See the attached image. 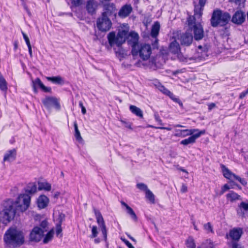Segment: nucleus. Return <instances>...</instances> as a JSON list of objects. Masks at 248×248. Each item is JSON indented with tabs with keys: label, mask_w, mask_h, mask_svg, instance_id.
Returning <instances> with one entry per match:
<instances>
[{
	"label": "nucleus",
	"mask_w": 248,
	"mask_h": 248,
	"mask_svg": "<svg viewBox=\"0 0 248 248\" xmlns=\"http://www.w3.org/2000/svg\"><path fill=\"white\" fill-rule=\"evenodd\" d=\"M41 89L46 93H50L51 91V88L50 87H46L44 84L41 87Z\"/></svg>",
	"instance_id": "nucleus-52"
},
{
	"label": "nucleus",
	"mask_w": 248,
	"mask_h": 248,
	"mask_svg": "<svg viewBox=\"0 0 248 248\" xmlns=\"http://www.w3.org/2000/svg\"><path fill=\"white\" fill-rule=\"evenodd\" d=\"M98 234L97 227L96 226H93L92 229V235L91 238H95Z\"/></svg>",
	"instance_id": "nucleus-42"
},
{
	"label": "nucleus",
	"mask_w": 248,
	"mask_h": 248,
	"mask_svg": "<svg viewBox=\"0 0 248 248\" xmlns=\"http://www.w3.org/2000/svg\"><path fill=\"white\" fill-rule=\"evenodd\" d=\"M16 157V150L13 149L8 151L4 155V161H12L14 160Z\"/></svg>",
	"instance_id": "nucleus-23"
},
{
	"label": "nucleus",
	"mask_w": 248,
	"mask_h": 248,
	"mask_svg": "<svg viewBox=\"0 0 248 248\" xmlns=\"http://www.w3.org/2000/svg\"><path fill=\"white\" fill-rule=\"evenodd\" d=\"M193 36L189 32H186L181 36V43L182 45L189 46L192 42Z\"/></svg>",
	"instance_id": "nucleus-20"
},
{
	"label": "nucleus",
	"mask_w": 248,
	"mask_h": 248,
	"mask_svg": "<svg viewBox=\"0 0 248 248\" xmlns=\"http://www.w3.org/2000/svg\"><path fill=\"white\" fill-rule=\"evenodd\" d=\"M42 103L47 109H50L52 106L57 109H60L61 106L58 99L54 97L46 96L42 99Z\"/></svg>",
	"instance_id": "nucleus-11"
},
{
	"label": "nucleus",
	"mask_w": 248,
	"mask_h": 248,
	"mask_svg": "<svg viewBox=\"0 0 248 248\" xmlns=\"http://www.w3.org/2000/svg\"><path fill=\"white\" fill-rule=\"evenodd\" d=\"M137 187L139 189L145 192L147 191V190L149 189L147 187V186L144 183H138L137 184Z\"/></svg>",
	"instance_id": "nucleus-40"
},
{
	"label": "nucleus",
	"mask_w": 248,
	"mask_h": 248,
	"mask_svg": "<svg viewBox=\"0 0 248 248\" xmlns=\"http://www.w3.org/2000/svg\"><path fill=\"white\" fill-rule=\"evenodd\" d=\"M243 232L242 228H234L230 230L229 234L226 235V237L228 239L230 238L232 240L231 242V245H232V243L233 242L237 243V241H239L241 237Z\"/></svg>",
	"instance_id": "nucleus-12"
},
{
	"label": "nucleus",
	"mask_w": 248,
	"mask_h": 248,
	"mask_svg": "<svg viewBox=\"0 0 248 248\" xmlns=\"http://www.w3.org/2000/svg\"><path fill=\"white\" fill-rule=\"evenodd\" d=\"M246 17L245 12L241 10H239L236 11L233 15L231 21L237 25H240L245 21Z\"/></svg>",
	"instance_id": "nucleus-13"
},
{
	"label": "nucleus",
	"mask_w": 248,
	"mask_h": 248,
	"mask_svg": "<svg viewBox=\"0 0 248 248\" xmlns=\"http://www.w3.org/2000/svg\"><path fill=\"white\" fill-rule=\"evenodd\" d=\"M169 50L172 53L178 54L180 51L179 44L176 40L173 41L170 44Z\"/></svg>",
	"instance_id": "nucleus-24"
},
{
	"label": "nucleus",
	"mask_w": 248,
	"mask_h": 248,
	"mask_svg": "<svg viewBox=\"0 0 248 248\" xmlns=\"http://www.w3.org/2000/svg\"><path fill=\"white\" fill-rule=\"evenodd\" d=\"M121 123L123 124L126 128L131 129V124L129 123H127L124 121L122 120Z\"/></svg>",
	"instance_id": "nucleus-56"
},
{
	"label": "nucleus",
	"mask_w": 248,
	"mask_h": 248,
	"mask_svg": "<svg viewBox=\"0 0 248 248\" xmlns=\"http://www.w3.org/2000/svg\"><path fill=\"white\" fill-rule=\"evenodd\" d=\"M129 109L132 113L136 115L137 116L140 118H143V112L140 108L134 105H131L129 107Z\"/></svg>",
	"instance_id": "nucleus-29"
},
{
	"label": "nucleus",
	"mask_w": 248,
	"mask_h": 248,
	"mask_svg": "<svg viewBox=\"0 0 248 248\" xmlns=\"http://www.w3.org/2000/svg\"><path fill=\"white\" fill-rule=\"evenodd\" d=\"M22 34L23 35V38L26 42L27 46H31V45L30 43V39L28 36L23 31H22Z\"/></svg>",
	"instance_id": "nucleus-47"
},
{
	"label": "nucleus",
	"mask_w": 248,
	"mask_h": 248,
	"mask_svg": "<svg viewBox=\"0 0 248 248\" xmlns=\"http://www.w3.org/2000/svg\"><path fill=\"white\" fill-rule=\"evenodd\" d=\"M93 211L96 217L97 222L101 229V231L105 239H106L107 237V230L104 218L99 211L96 210V209H94Z\"/></svg>",
	"instance_id": "nucleus-10"
},
{
	"label": "nucleus",
	"mask_w": 248,
	"mask_h": 248,
	"mask_svg": "<svg viewBox=\"0 0 248 248\" xmlns=\"http://www.w3.org/2000/svg\"><path fill=\"white\" fill-rule=\"evenodd\" d=\"M204 133H205L204 130H202L200 131H198V133H194L193 134H192L188 138L182 140L180 142V143L184 145H187L190 144H193L195 142L197 138L200 137L202 134H204Z\"/></svg>",
	"instance_id": "nucleus-15"
},
{
	"label": "nucleus",
	"mask_w": 248,
	"mask_h": 248,
	"mask_svg": "<svg viewBox=\"0 0 248 248\" xmlns=\"http://www.w3.org/2000/svg\"><path fill=\"white\" fill-rule=\"evenodd\" d=\"M177 131L178 132L175 135L176 136L185 137L187 136L192 135L196 132H198L199 129H184V130H177Z\"/></svg>",
	"instance_id": "nucleus-22"
},
{
	"label": "nucleus",
	"mask_w": 248,
	"mask_h": 248,
	"mask_svg": "<svg viewBox=\"0 0 248 248\" xmlns=\"http://www.w3.org/2000/svg\"><path fill=\"white\" fill-rule=\"evenodd\" d=\"M129 36L131 37L134 41L133 45H139L137 44V42L139 40V35L137 33L135 32H131L129 34Z\"/></svg>",
	"instance_id": "nucleus-39"
},
{
	"label": "nucleus",
	"mask_w": 248,
	"mask_h": 248,
	"mask_svg": "<svg viewBox=\"0 0 248 248\" xmlns=\"http://www.w3.org/2000/svg\"><path fill=\"white\" fill-rule=\"evenodd\" d=\"M37 191V186L34 183H30L26 188L28 194H20L15 202L16 210L24 212L27 210L30 204L31 196L28 194H34Z\"/></svg>",
	"instance_id": "nucleus-3"
},
{
	"label": "nucleus",
	"mask_w": 248,
	"mask_h": 248,
	"mask_svg": "<svg viewBox=\"0 0 248 248\" xmlns=\"http://www.w3.org/2000/svg\"><path fill=\"white\" fill-rule=\"evenodd\" d=\"M204 228L205 230L207 231L208 232H213L212 227L210 222H208L206 224L204 225Z\"/></svg>",
	"instance_id": "nucleus-46"
},
{
	"label": "nucleus",
	"mask_w": 248,
	"mask_h": 248,
	"mask_svg": "<svg viewBox=\"0 0 248 248\" xmlns=\"http://www.w3.org/2000/svg\"><path fill=\"white\" fill-rule=\"evenodd\" d=\"M187 186L185 184H183L181 188V191L182 193H185V192H187Z\"/></svg>",
	"instance_id": "nucleus-57"
},
{
	"label": "nucleus",
	"mask_w": 248,
	"mask_h": 248,
	"mask_svg": "<svg viewBox=\"0 0 248 248\" xmlns=\"http://www.w3.org/2000/svg\"><path fill=\"white\" fill-rule=\"evenodd\" d=\"M154 116L155 121L157 122L160 125H163V124L162 123V120H161L159 115L156 113L155 114Z\"/></svg>",
	"instance_id": "nucleus-49"
},
{
	"label": "nucleus",
	"mask_w": 248,
	"mask_h": 248,
	"mask_svg": "<svg viewBox=\"0 0 248 248\" xmlns=\"http://www.w3.org/2000/svg\"><path fill=\"white\" fill-rule=\"evenodd\" d=\"M235 179L238 180L242 185H243L244 186H245L247 184L246 181L244 179L241 178L238 176L236 175Z\"/></svg>",
	"instance_id": "nucleus-50"
},
{
	"label": "nucleus",
	"mask_w": 248,
	"mask_h": 248,
	"mask_svg": "<svg viewBox=\"0 0 248 248\" xmlns=\"http://www.w3.org/2000/svg\"><path fill=\"white\" fill-rule=\"evenodd\" d=\"M152 49L150 45L141 44L139 45H133L132 53L133 55L139 54L140 57L144 61L148 60L151 54Z\"/></svg>",
	"instance_id": "nucleus-6"
},
{
	"label": "nucleus",
	"mask_w": 248,
	"mask_h": 248,
	"mask_svg": "<svg viewBox=\"0 0 248 248\" xmlns=\"http://www.w3.org/2000/svg\"><path fill=\"white\" fill-rule=\"evenodd\" d=\"M48 81H51L53 83L62 85L64 83L63 78L60 76L56 77H47L46 78Z\"/></svg>",
	"instance_id": "nucleus-28"
},
{
	"label": "nucleus",
	"mask_w": 248,
	"mask_h": 248,
	"mask_svg": "<svg viewBox=\"0 0 248 248\" xmlns=\"http://www.w3.org/2000/svg\"><path fill=\"white\" fill-rule=\"evenodd\" d=\"M74 126L75 128V136L77 140L78 141H81L82 140V138L80 135V132L78 129V124L76 122H75L74 123Z\"/></svg>",
	"instance_id": "nucleus-35"
},
{
	"label": "nucleus",
	"mask_w": 248,
	"mask_h": 248,
	"mask_svg": "<svg viewBox=\"0 0 248 248\" xmlns=\"http://www.w3.org/2000/svg\"><path fill=\"white\" fill-rule=\"evenodd\" d=\"M207 0H199V4L195 5L194 15L187 18L188 27L192 29L194 38L196 40H200L204 36V31L201 24V17L204 7Z\"/></svg>",
	"instance_id": "nucleus-1"
},
{
	"label": "nucleus",
	"mask_w": 248,
	"mask_h": 248,
	"mask_svg": "<svg viewBox=\"0 0 248 248\" xmlns=\"http://www.w3.org/2000/svg\"><path fill=\"white\" fill-rule=\"evenodd\" d=\"M232 248H241L238 243L236 242H233L232 243Z\"/></svg>",
	"instance_id": "nucleus-59"
},
{
	"label": "nucleus",
	"mask_w": 248,
	"mask_h": 248,
	"mask_svg": "<svg viewBox=\"0 0 248 248\" xmlns=\"http://www.w3.org/2000/svg\"><path fill=\"white\" fill-rule=\"evenodd\" d=\"M45 230L41 229L40 227L35 226L31 231L29 240L31 242L38 243L40 242L44 235Z\"/></svg>",
	"instance_id": "nucleus-8"
},
{
	"label": "nucleus",
	"mask_w": 248,
	"mask_h": 248,
	"mask_svg": "<svg viewBox=\"0 0 248 248\" xmlns=\"http://www.w3.org/2000/svg\"><path fill=\"white\" fill-rule=\"evenodd\" d=\"M237 214L242 217H245V212H248V201L242 202L238 206L236 209Z\"/></svg>",
	"instance_id": "nucleus-19"
},
{
	"label": "nucleus",
	"mask_w": 248,
	"mask_h": 248,
	"mask_svg": "<svg viewBox=\"0 0 248 248\" xmlns=\"http://www.w3.org/2000/svg\"><path fill=\"white\" fill-rule=\"evenodd\" d=\"M232 2L234 3L238 6V8L241 9L245 7L246 0H230Z\"/></svg>",
	"instance_id": "nucleus-38"
},
{
	"label": "nucleus",
	"mask_w": 248,
	"mask_h": 248,
	"mask_svg": "<svg viewBox=\"0 0 248 248\" xmlns=\"http://www.w3.org/2000/svg\"><path fill=\"white\" fill-rule=\"evenodd\" d=\"M3 241L5 248H19L25 244V235L20 230L10 228L3 235Z\"/></svg>",
	"instance_id": "nucleus-2"
},
{
	"label": "nucleus",
	"mask_w": 248,
	"mask_h": 248,
	"mask_svg": "<svg viewBox=\"0 0 248 248\" xmlns=\"http://www.w3.org/2000/svg\"><path fill=\"white\" fill-rule=\"evenodd\" d=\"M38 189L39 190H45L49 191L51 189V185L46 181H39L38 182Z\"/></svg>",
	"instance_id": "nucleus-30"
},
{
	"label": "nucleus",
	"mask_w": 248,
	"mask_h": 248,
	"mask_svg": "<svg viewBox=\"0 0 248 248\" xmlns=\"http://www.w3.org/2000/svg\"><path fill=\"white\" fill-rule=\"evenodd\" d=\"M209 110H212L216 107V104L214 103H211L208 105Z\"/></svg>",
	"instance_id": "nucleus-60"
},
{
	"label": "nucleus",
	"mask_w": 248,
	"mask_h": 248,
	"mask_svg": "<svg viewBox=\"0 0 248 248\" xmlns=\"http://www.w3.org/2000/svg\"><path fill=\"white\" fill-rule=\"evenodd\" d=\"M175 127H184L185 126L181 124H176L174 125Z\"/></svg>",
	"instance_id": "nucleus-62"
},
{
	"label": "nucleus",
	"mask_w": 248,
	"mask_h": 248,
	"mask_svg": "<svg viewBox=\"0 0 248 248\" xmlns=\"http://www.w3.org/2000/svg\"><path fill=\"white\" fill-rule=\"evenodd\" d=\"M226 198L227 200H230L231 202L234 201L240 200L241 196L233 191H230L227 195Z\"/></svg>",
	"instance_id": "nucleus-31"
},
{
	"label": "nucleus",
	"mask_w": 248,
	"mask_h": 248,
	"mask_svg": "<svg viewBox=\"0 0 248 248\" xmlns=\"http://www.w3.org/2000/svg\"><path fill=\"white\" fill-rule=\"evenodd\" d=\"M98 7V2L95 0H89L87 1L86 8L88 13L91 15L95 13Z\"/></svg>",
	"instance_id": "nucleus-17"
},
{
	"label": "nucleus",
	"mask_w": 248,
	"mask_h": 248,
	"mask_svg": "<svg viewBox=\"0 0 248 248\" xmlns=\"http://www.w3.org/2000/svg\"><path fill=\"white\" fill-rule=\"evenodd\" d=\"M16 215V210L13 205H9L0 213V221L6 225L13 220Z\"/></svg>",
	"instance_id": "nucleus-7"
},
{
	"label": "nucleus",
	"mask_w": 248,
	"mask_h": 248,
	"mask_svg": "<svg viewBox=\"0 0 248 248\" xmlns=\"http://www.w3.org/2000/svg\"><path fill=\"white\" fill-rule=\"evenodd\" d=\"M79 105L81 108L82 113L83 114H85L86 113V110L85 108L83 106V103L81 101L79 102Z\"/></svg>",
	"instance_id": "nucleus-54"
},
{
	"label": "nucleus",
	"mask_w": 248,
	"mask_h": 248,
	"mask_svg": "<svg viewBox=\"0 0 248 248\" xmlns=\"http://www.w3.org/2000/svg\"><path fill=\"white\" fill-rule=\"evenodd\" d=\"M198 248H215V246L210 239H207L203 242Z\"/></svg>",
	"instance_id": "nucleus-33"
},
{
	"label": "nucleus",
	"mask_w": 248,
	"mask_h": 248,
	"mask_svg": "<svg viewBox=\"0 0 248 248\" xmlns=\"http://www.w3.org/2000/svg\"><path fill=\"white\" fill-rule=\"evenodd\" d=\"M230 187L227 184H225L224 185L223 187L222 188L221 194H223L226 190L229 189Z\"/></svg>",
	"instance_id": "nucleus-53"
},
{
	"label": "nucleus",
	"mask_w": 248,
	"mask_h": 248,
	"mask_svg": "<svg viewBox=\"0 0 248 248\" xmlns=\"http://www.w3.org/2000/svg\"><path fill=\"white\" fill-rule=\"evenodd\" d=\"M62 232V229L60 224H56V235L58 236Z\"/></svg>",
	"instance_id": "nucleus-51"
},
{
	"label": "nucleus",
	"mask_w": 248,
	"mask_h": 248,
	"mask_svg": "<svg viewBox=\"0 0 248 248\" xmlns=\"http://www.w3.org/2000/svg\"><path fill=\"white\" fill-rule=\"evenodd\" d=\"M54 233V230L53 229H52L50 231H49L47 233V234L46 235V236L43 240V243L44 244H47L50 241H51L53 237Z\"/></svg>",
	"instance_id": "nucleus-34"
},
{
	"label": "nucleus",
	"mask_w": 248,
	"mask_h": 248,
	"mask_svg": "<svg viewBox=\"0 0 248 248\" xmlns=\"http://www.w3.org/2000/svg\"><path fill=\"white\" fill-rule=\"evenodd\" d=\"M186 245L187 248H195L196 244L192 237H189L186 240Z\"/></svg>",
	"instance_id": "nucleus-36"
},
{
	"label": "nucleus",
	"mask_w": 248,
	"mask_h": 248,
	"mask_svg": "<svg viewBox=\"0 0 248 248\" xmlns=\"http://www.w3.org/2000/svg\"><path fill=\"white\" fill-rule=\"evenodd\" d=\"M84 1V0H71L72 4L75 6L81 5Z\"/></svg>",
	"instance_id": "nucleus-45"
},
{
	"label": "nucleus",
	"mask_w": 248,
	"mask_h": 248,
	"mask_svg": "<svg viewBox=\"0 0 248 248\" xmlns=\"http://www.w3.org/2000/svg\"><path fill=\"white\" fill-rule=\"evenodd\" d=\"M248 94V91L247 90L241 93L240 94V95H239V98L240 99H243V98H244L247 94Z\"/></svg>",
	"instance_id": "nucleus-58"
},
{
	"label": "nucleus",
	"mask_w": 248,
	"mask_h": 248,
	"mask_svg": "<svg viewBox=\"0 0 248 248\" xmlns=\"http://www.w3.org/2000/svg\"><path fill=\"white\" fill-rule=\"evenodd\" d=\"M156 87L163 93L168 95L170 98L174 100L175 102L179 103L181 105H182V103L179 99L175 98L173 94L160 83H159L156 85Z\"/></svg>",
	"instance_id": "nucleus-16"
},
{
	"label": "nucleus",
	"mask_w": 248,
	"mask_h": 248,
	"mask_svg": "<svg viewBox=\"0 0 248 248\" xmlns=\"http://www.w3.org/2000/svg\"><path fill=\"white\" fill-rule=\"evenodd\" d=\"M149 127L155 128V129H166V130H167L168 131H170V130H171V128H170V127H162V126L156 127V126H154L153 125H149Z\"/></svg>",
	"instance_id": "nucleus-55"
},
{
	"label": "nucleus",
	"mask_w": 248,
	"mask_h": 248,
	"mask_svg": "<svg viewBox=\"0 0 248 248\" xmlns=\"http://www.w3.org/2000/svg\"><path fill=\"white\" fill-rule=\"evenodd\" d=\"M194 5L199 4V0H194Z\"/></svg>",
	"instance_id": "nucleus-64"
},
{
	"label": "nucleus",
	"mask_w": 248,
	"mask_h": 248,
	"mask_svg": "<svg viewBox=\"0 0 248 248\" xmlns=\"http://www.w3.org/2000/svg\"><path fill=\"white\" fill-rule=\"evenodd\" d=\"M18 47V45L16 42H15L14 43V49L16 50Z\"/></svg>",
	"instance_id": "nucleus-63"
},
{
	"label": "nucleus",
	"mask_w": 248,
	"mask_h": 248,
	"mask_svg": "<svg viewBox=\"0 0 248 248\" xmlns=\"http://www.w3.org/2000/svg\"><path fill=\"white\" fill-rule=\"evenodd\" d=\"M65 216L63 213H60L59 215V217L58 218V222L57 223V224H60V225H62V222L65 219Z\"/></svg>",
	"instance_id": "nucleus-43"
},
{
	"label": "nucleus",
	"mask_w": 248,
	"mask_h": 248,
	"mask_svg": "<svg viewBox=\"0 0 248 248\" xmlns=\"http://www.w3.org/2000/svg\"><path fill=\"white\" fill-rule=\"evenodd\" d=\"M221 168L224 176L229 180L235 179L236 175L231 171L228 168H227L224 165H221Z\"/></svg>",
	"instance_id": "nucleus-25"
},
{
	"label": "nucleus",
	"mask_w": 248,
	"mask_h": 248,
	"mask_svg": "<svg viewBox=\"0 0 248 248\" xmlns=\"http://www.w3.org/2000/svg\"><path fill=\"white\" fill-rule=\"evenodd\" d=\"M160 27V24L158 22H155L153 25L151 32V35L152 37L156 38L159 33ZM157 39H155V42L157 43Z\"/></svg>",
	"instance_id": "nucleus-26"
},
{
	"label": "nucleus",
	"mask_w": 248,
	"mask_h": 248,
	"mask_svg": "<svg viewBox=\"0 0 248 248\" xmlns=\"http://www.w3.org/2000/svg\"><path fill=\"white\" fill-rule=\"evenodd\" d=\"M145 196L146 198L151 202L153 203L155 202V196L149 189L145 192Z\"/></svg>",
	"instance_id": "nucleus-37"
},
{
	"label": "nucleus",
	"mask_w": 248,
	"mask_h": 248,
	"mask_svg": "<svg viewBox=\"0 0 248 248\" xmlns=\"http://www.w3.org/2000/svg\"><path fill=\"white\" fill-rule=\"evenodd\" d=\"M231 19V15L227 12L217 9L214 11L211 18V24L212 27H216L218 25H226Z\"/></svg>",
	"instance_id": "nucleus-5"
},
{
	"label": "nucleus",
	"mask_w": 248,
	"mask_h": 248,
	"mask_svg": "<svg viewBox=\"0 0 248 248\" xmlns=\"http://www.w3.org/2000/svg\"><path fill=\"white\" fill-rule=\"evenodd\" d=\"M48 225V222L46 220H44L42 221L40 223V227L41 229H43V230H45V232L47 231V230L46 228H47Z\"/></svg>",
	"instance_id": "nucleus-44"
},
{
	"label": "nucleus",
	"mask_w": 248,
	"mask_h": 248,
	"mask_svg": "<svg viewBox=\"0 0 248 248\" xmlns=\"http://www.w3.org/2000/svg\"><path fill=\"white\" fill-rule=\"evenodd\" d=\"M112 23L108 17L102 15L97 19L96 26L98 30L101 31H107L110 30Z\"/></svg>",
	"instance_id": "nucleus-9"
},
{
	"label": "nucleus",
	"mask_w": 248,
	"mask_h": 248,
	"mask_svg": "<svg viewBox=\"0 0 248 248\" xmlns=\"http://www.w3.org/2000/svg\"><path fill=\"white\" fill-rule=\"evenodd\" d=\"M103 11L102 15L105 16H114L115 17L116 16V8L115 5L113 3H108L103 5Z\"/></svg>",
	"instance_id": "nucleus-14"
},
{
	"label": "nucleus",
	"mask_w": 248,
	"mask_h": 248,
	"mask_svg": "<svg viewBox=\"0 0 248 248\" xmlns=\"http://www.w3.org/2000/svg\"><path fill=\"white\" fill-rule=\"evenodd\" d=\"M121 203L126 208L127 213L130 216L131 218L135 221H137L138 217L133 210L124 202L121 201Z\"/></svg>",
	"instance_id": "nucleus-27"
},
{
	"label": "nucleus",
	"mask_w": 248,
	"mask_h": 248,
	"mask_svg": "<svg viewBox=\"0 0 248 248\" xmlns=\"http://www.w3.org/2000/svg\"><path fill=\"white\" fill-rule=\"evenodd\" d=\"M127 35V31L125 30L119 31L117 35L114 31H111L108 34L107 38L110 46L113 47L116 45L119 47L117 50L114 48L117 55L121 57L124 55V50L121 47V46L125 42Z\"/></svg>",
	"instance_id": "nucleus-4"
},
{
	"label": "nucleus",
	"mask_w": 248,
	"mask_h": 248,
	"mask_svg": "<svg viewBox=\"0 0 248 248\" xmlns=\"http://www.w3.org/2000/svg\"><path fill=\"white\" fill-rule=\"evenodd\" d=\"M43 85V83L39 78H37L34 80L32 81V86H39L41 88Z\"/></svg>",
	"instance_id": "nucleus-41"
},
{
	"label": "nucleus",
	"mask_w": 248,
	"mask_h": 248,
	"mask_svg": "<svg viewBox=\"0 0 248 248\" xmlns=\"http://www.w3.org/2000/svg\"><path fill=\"white\" fill-rule=\"evenodd\" d=\"M133 8L131 5L125 4L122 7L118 12V16L121 18H125L131 14Z\"/></svg>",
	"instance_id": "nucleus-18"
},
{
	"label": "nucleus",
	"mask_w": 248,
	"mask_h": 248,
	"mask_svg": "<svg viewBox=\"0 0 248 248\" xmlns=\"http://www.w3.org/2000/svg\"><path fill=\"white\" fill-rule=\"evenodd\" d=\"M121 239L129 248H135L126 239L121 237Z\"/></svg>",
	"instance_id": "nucleus-48"
},
{
	"label": "nucleus",
	"mask_w": 248,
	"mask_h": 248,
	"mask_svg": "<svg viewBox=\"0 0 248 248\" xmlns=\"http://www.w3.org/2000/svg\"><path fill=\"white\" fill-rule=\"evenodd\" d=\"M0 89L6 93L8 90L7 82L0 73Z\"/></svg>",
	"instance_id": "nucleus-32"
},
{
	"label": "nucleus",
	"mask_w": 248,
	"mask_h": 248,
	"mask_svg": "<svg viewBox=\"0 0 248 248\" xmlns=\"http://www.w3.org/2000/svg\"><path fill=\"white\" fill-rule=\"evenodd\" d=\"M28 47L30 57L31 58V57H32V52L31 45L29 46H28Z\"/></svg>",
	"instance_id": "nucleus-61"
},
{
	"label": "nucleus",
	"mask_w": 248,
	"mask_h": 248,
	"mask_svg": "<svg viewBox=\"0 0 248 248\" xmlns=\"http://www.w3.org/2000/svg\"><path fill=\"white\" fill-rule=\"evenodd\" d=\"M49 202L48 198L45 195H41L37 199V205L39 208L43 209L46 207Z\"/></svg>",
	"instance_id": "nucleus-21"
}]
</instances>
